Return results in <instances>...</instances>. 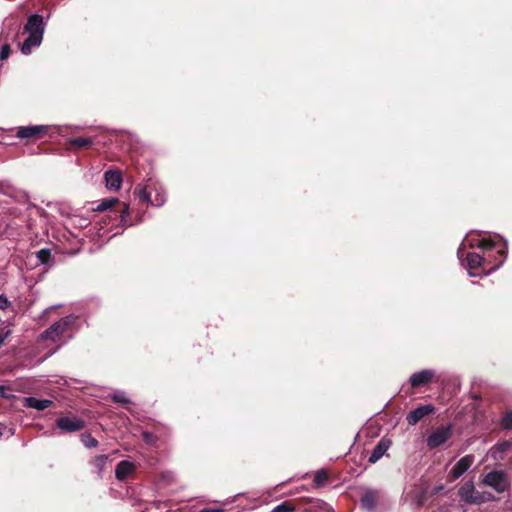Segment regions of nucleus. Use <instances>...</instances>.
I'll use <instances>...</instances> for the list:
<instances>
[{"label":"nucleus","mask_w":512,"mask_h":512,"mask_svg":"<svg viewBox=\"0 0 512 512\" xmlns=\"http://www.w3.org/2000/svg\"><path fill=\"white\" fill-rule=\"evenodd\" d=\"M481 484L492 488L501 494L509 491L511 481L508 474L504 470H492L484 475Z\"/></svg>","instance_id":"1"},{"label":"nucleus","mask_w":512,"mask_h":512,"mask_svg":"<svg viewBox=\"0 0 512 512\" xmlns=\"http://www.w3.org/2000/svg\"><path fill=\"white\" fill-rule=\"evenodd\" d=\"M73 321L70 317L61 318L59 321L52 324L49 328L43 331L39 336V341L56 342L64 333L70 328Z\"/></svg>","instance_id":"2"},{"label":"nucleus","mask_w":512,"mask_h":512,"mask_svg":"<svg viewBox=\"0 0 512 512\" xmlns=\"http://www.w3.org/2000/svg\"><path fill=\"white\" fill-rule=\"evenodd\" d=\"M116 205L121 206V208L117 211L120 213V223L122 225H126L129 217V205L124 202L121 203L118 198L111 197L103 199L97 204L96 207L93 208V211L104 212L107 210H112Z\"/></svg>","instance_id":"3"},{"label":"nucleus","mask_w":512,"mask_h":512,"mask_svg":"<svg viewBox=\"0 0 512 512\" xmlns=\"http://www.w3.org/2000/svg\"><path fill=\"white\" fill-rule=\"evenodd\" d=\"M452 436V427L441 426L432 432L426 442L429 449H435L443 445Z\"/></svg>","instance_id":"4"},{"label":"nucleus","mask_w":512,"mask_h":512,"mask_svg":"<svg viewBox=\"0 0 512 512\" xmlns=\"http://www.w3.org/2000/svg\"><path fill=\"white\" fill-rule=\"evenodd\" d=\"M56 426L64 433H72L84 429L85 421L76 416H65L56 420Z\"/></svg>","instance_id":"5"},{"label":"nucleus","mask_w":512,"mask_h":512,"mask_svg":"<svg viewBox=\"0 0 512 512\" xmlns=\"http://www.w3.org/2000/svg\"><path fill=\"white\" fill-rule=\"evenodd\" d=\"M473 462V455H465L461 459H459L457 463L449 471L447 476L448 481H455L460 476H462L472 466Z\"/></svg>","instance_id":"6"},{"label":"nucleus","mask_w":512,"mask_h":512,"mask_svg":"<svg viewBox=\"0 0 512 512\" xmlns=\"http://www.w3.org/2000/svg\"><path fill=\"white\" fill-rule=\"evenodd\" d=\"M435 412V406L432 404L422 405L410 411L406 416L408 425L415 426L424 417L429 416Z\"/></svg>","instance_id":"7"},{"label":"nucleus","mask_w":512,"mask_h":512,"mask_svg":"<svg viewBox=\"0 0 512 512\" xmlns=\"http://www.w3.org/2000/svg\"><path fill=\"white\" fill-rule=\"evenodd\" d=\"M48 131V126L37 125L19 127L16 136L21 139H41Z\"/></svg>","instance_id":"8"},{"label":"nucleus","mask_w":512,"mask_h":512,"mask_svg":"<svg viewBox=\"0 0 512 512\" xmlns=\"http://www.w3.org/2000/svg\"><path fill=\"white\" fill-rule=\"evenodd\" d=\"M434 376L435 372L433 370L425 369L412 374L409 382L413 388H417L430 383Z\"/></svg>","instance_id":"9"},{"label":"nucleus","mask_w":512,"mask_h":512,"mask_svg":"<svg viewBox=\"0 0 512 512\" xmlns=\"http://www.w3.org/2000/svg\"><path fill=\"white\" fill-rule=\"evenodd\" d=\"M43 18L38 14L31 15L24 26V31L29 34L41 35L43 34Z\"/></svg>","instance_id":"10"},{"label":"nucleus","mask_w":512,"mask_h":512,"mask_svg":"<svg viewBox=\"0 0 512 512\" xmlns=\"http://www.w3.org/2000/svg\"><path fill=\"white\" fill-rule=\"evenodd\" d=\"M391 444L392 441L390 439L383 437L374 447L371 455L369 456V463H376L390 448Z\"/></svg>","instance_id":"11"},{"label":"nucleus","mask_w":512,"mask_h":512,"mask_svg":"<svg viewBox=\"0 0 512 512\" xmlns=\"http://www.w3.org/2000/svg\"><path fill=\"white\" fill-rule=\"evenodd\" d=\"M136 470V465L130 461L122 460L115 468V477L119 481H124Z\"/></svg>","instance_id":"12"},{"label":"nucleus","mask_w":512,"mask_h":512,"mask_svg":"<svg viewBox=\"0 0 512 512\" xmlns=\"http://www.w3.org/2000/svg\"><path fill=\"white\" fill-rule=\"evenodd\" d=\"M380 499V493L377 490H367L361 496V505L367 510H373L378 504Z\"/></svg>","instance_id":"13"},{"label":"nucleus","mask_w":512,"mask_h":512,"mask_svg":"<svg viewBox=\"0 0 512 512\" xmlns=\"http://www.w3.org/2000/svg\"><path fill=\"white\" fill-rule=\"evenodd\" d=\"M106 186L109 189L118 190L122 184V173L117 170H108L105 172Z\"/></svg>","instance_id":"14"},{"label":"nucleus","mask_w":512,"mask_h":512,"mask_svg":"<svg viewBox=\"0 0 512 512\" xmlns=\"http://www.w3.org/2000/svg\"><path fill=\"white\" fill-rule=\"evenodd\" d=\"M476 493L473 481H466L458 490V495L467 504H471Z\"/></svg>","instance_id":"15"},{"label":"nucleus","mask_w":512,"mask_h":512,"mask_svg":"<svg viewBox=\"0 0 512 512\" xmlns=\"http://www.w3.org/2000/svg\"><path fill=\"white\" fill-rule=\"evenodd\" d=\"M26 406L29 408H34L38 411L45 410L51 407L54 403L49 399H38L35 397H27L25 398Z\"/></svg>","instance_id":"16"},{"label":"nucleus","mask_w":512,"mask_h":512,"mask_svg":"<svg viewBox=\"0 0 512 512\" xmlns=\"http://www.w3.org/2000/svg\"><path fill=\"white\" fill-rule=\"evenodd\" d=\"M41 40H42L41 35L29 34V36L25 39V41L21 45V52L26 55L30 54L33 47L40 45Z\"/></svg>","instance_id":"17"},{"label":"nucleus","mask_w":512,"mask_h":512,"mask_svg":"<svg viewBox=\"0 0 512 512\" xmlns=\"http://www.w3.org/2000/svg\"><path fill=\"white\" fill-rule=\"evenodd\" d=\"M470 269H478L485 265L487 259L475 252H469L465 258Z\"/></svg>","instance_id":"18"},{"label":"nucleus","mask_w":512,"mask_h":512,"mask_svg":"<svg viewBox=\"0 0 512 512\" xmlns=\"http://www.w3.org/2000/svg\"><path fill=\"white\" fill-rule=\"evenodd\" d=\"M107 462H108V456L105 454L97 455L91 460V464L95 468V471L99 475L100 478L102 477L101 472L107 465Z\"/></svg>","instance_id":"19"},{"label":"nucleus","mask_w":512,"mask_h":512,"mask_svg":"<svg viewBox=\"0 0 512 512\" xmlns=\"http://www.w3.org/2000/svg\"><path fill=\"white\" fill-rule=\"evenodd\" d=\"M496 497L490 492H479L476 491L474 498L471 501V504L480 505L485 502L495 501Z\"/></svg>","instance_id":"20"},{"label":"nucleus","mask_w":512,"mask_h":512,"mask_svg":"<svg viewBox=\"0 0 512 512\" xmlns=\"http://www.w3.org/2000/svg\"><path fill=\"white\" fill-rule=\"evenodd\" d=\"M69 143L75 148H89L93 141L89 137H74L69 140Z\"/></svg>","instance_id":"21"},{"label":"nucleus","mask_w":512,"mask_h":512,"mask_svg":"<svg viewBox=\"0 0 512 512\" xmlns=\"http://www.w3.org/2000/svg\"><path fill=\"white\" fill-rule=\"evenodd\" d=\"M328 479H329L328 472L326 470L322 469L315 473L313 482L316 487H323L324 485H326Z\"/></svg>","instance_id":"22"},{"label":"nucleus","mask_w":512,"mask_h":512,"mask_svg":"<svg viewBox=\"0 0 512 512\" xmlns=\"http://www.w3.org/2000/svg\"><path fill=\"white\" fill-rule=\"evenodd\" d=\"M134 194L137 195V197L139 198V200L141 202L152 203L151 195L147 190V186H145V187L137 186L134 190Z\"/></svg>","instance_id":"23"},{"label":"nucleus","mask_w":512,"mask_h":512,"mask_svg":"<svg viewBox=\"0 0 512 512\" xmlns=\"http://www.w3.org/2000/svg\"><path fill=\"white\" fill-rule=\"evenodd\" d=\"M13 334L11 325L0 326V348L10 339Z\"/></svg>","instance_id":"24"},{"label":"nucleus","mask_w":512,"mask_h":512,"mask_svg":"<svg viewBox=\"0 0 512 512\" xmlns=\"http://www.w3.org/2000/svg\"><path fill=\"white\" fill-rule=\"evenodd\" d=\"M37 259L39 260V262L41 264H44V265L49 264L53 260L51 250L48 248H43V249L39 250L37 252Z\"/></svg>","instance_id":"25"},{"label":"nucleus","mask_w":512,"mask_h":512,"mask_svg":"<svg viewBox=\"0 0 512 512\" xmlns=\"http://www.w3.org/2000/svg\"><path fill=\"white\" fill-rule=\"evenodd\" d=\"M81 441L83 443V445L87 448H95L98 446V440L96 438H94L91 434L89 433H84L81 435Z\"/></svg>","instance_id":"26"},{"label":"nucleus","mask_w":512,"mask_h":512,"mask_svg":"<svg viewBox=\"0 0 512 512\" xmlns=\"http://www.w3.org/2000/svg\"><path fill=\"white\" fill-rule=\"evenodd\" d=\"M478 248H480L484 252H488L490 250H493L497 247V243L491 239H481L479 240V243L477 245Z\"/></svg>","instance_id":"27"},{"label":"nucleus","mask_w":512,"mask_h":512,"mask_svg":"<svg viewBox=\"0 0 512 512\" xmlns=\"http://www.w3.org/2000/svg\"><path fill=\"white\" fill-rule=\"evenodd\" d=\"M295 511V506L292 505L290 502L288 501H285L279 505H277L274 509H273V512H294Z\"/></svg>","instance_id":"28"},{"label":"nucleus","mask_w":512,"mask_h":512,"mask_svg":"<svg viewBox=\"0 0 512 512\" xmlns=\"http://www.w3.org/2000/svg\"><path fill=\"white\" fill-rule=\"evenodd\" d=\"M501 426L503 429L512 430V411L507 412L503 416Z\"/></svg>","instance_id":"29"},{"label":"nucleus","mask_w":512,"mask_h":512,"mask_svg":"<svg viewBox=\"0 0 512 512\" xmlns=\"http://www.w3.org/2000/svg\"><path fill=\"white\" fill-rule=\"evenodd\" d=\"M506 253H507V248H506V244H503L501 247H499V249L497 250V254L499 255L500 259L498 261L497 264H495V267H498L502 264V262L504 261L505 257H506Z\"/></svg>","instance_id":"30"},{"label":"nucleus","mask_w":512,"mask_h":512,"mask_svg":"<svg viewBox=\"0 0 512 512\" xmlns=\"http://www.w3.org/2000/svg\"><path fill=\"white\" fill-rule=\"evenodd\" d=\"M11 53V48H10V45L9 44H4L2 47H1V51H0V60H5L9 57Z\"/></svg>","instance_id":"31"},{"label":"nucleus","mask_w":512,"mask_h":512,"mask_svg":"<svg viewBox=\"0 0 512 512\" xmlns=\"http://www.w3.org/2000/svg\"><path fill=\"white\" fill-rule=\"evenodd\" d=\"M11 305V302L8 300V298L1 294L0 295V310H6Z\"/></svg>","instance_id":"32"},{"label":"nucleus","mask_w":512,"mask_h":512,"mask_svg":"<svg viewBox=\"0 0 512 512\" xmlns=\"http://www.w3.org/2000/svg\"><path fill=\"white\" fill-rule=\"evenodd\" d=\"M113 400H114V402L121 403V404H129L130 403V400L122 395H115L113 397Z\"/></svg>","instance_id":"33"},{"label":"nucleus","mask_w":512,"mask_h":512,"mask_svg":"<svg viewBox=\"0 0 512 512\" xmlns=\"http://www.w3.org/2000/svg\"><path fill=\"white\" fill-rule=\"evenodd\" d=\"M199 512H225V511L221 508H204Z\"/></svg>","instance_id":"34"},{"label":"nucleus","mask_w":512,"mask_h":512,"mask_svg":"<svg viewBox=\"0 0 512 512\" xmlns=\"http://www.w3.org/2000/svg\"><path fill=\"white\" fill-rule=\"evenodd\" d=\"M8 390H9V389H8L7 387H5V386H1V385H0V396H2V397H7L6 392H7Z\"/></svg>","instance_id":"35"},{"label":"nucleus","mask_w":512,"mask_h":512,"mask_svg":"<svg viewBox=\"0 0 512 512\" xmlns=\"http://www.w3.org/2000/svg\"><path fill=\"white\" fill-rule=\"evenodd\" d=\"M151 436H152V435H151L150 433H148V432H145V433L143 434V438H144V440H145L146 442H150V437H151Z\"/></svg>","instance_id":"36"},{"label":"nucleus","mask_w":512,"mask_h":512,"mask_svg":"<svg viewBox=\"0 0 512 512\" xmlns=\"http://www.w3.org/2000/svg\"><path fill=\"white\" fill-rule=\"evenodd\" d=\"M3 432H2V427H0V436H2Z\"/></svg>","instance_id":"37"}]
</instances>
